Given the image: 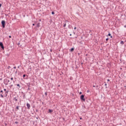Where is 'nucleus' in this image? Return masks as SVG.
I'll use <instances>...</instances> for the list:
<instances>
[{"label": "nucleus", "instance_id": "1", "mask_svg": "<svg viewBox=\"0 0 126 126\" xmlns=\"http://www.w3.org/2000/svg\"><path fill=\"white\" fill-rule=\"evenodd\" d=\"M1 24L3 28H4L5 27V21L4 20H3L1 21Z\"/></svg>", "mask_w": 126, "mask_h": 126}, {"label": "nucleus", "instance_id": "2", "mask_svg": "<svg viewBox=\"0 0 126 126\" xmlns=\"http://www.w3.org/2000/svg\"><path fill=\"white\" fill-rule=\"evenodd\" d=\"M80 98L81 100H83V101H85V98H84V95H82Z\"/></svg>", "mask_w": 126, "mask_h": 126}, {"label": "nucleus", "instance_id": "3", "mask_svg": "<svg viewBox=\"0 0 126 126\" xmlns=\"http://www.w3.org/2000/svg\"><path fill=\"white\" fill-rule=\"evenodd\" d=\"M0 47H1V49H4L2 42H0Z\"/></svg>", "mask_w": 126, "mask_h": 126}, {"label": "nucleus", "instance_id": "4", "mask_svg": "<svg viewBox=\"0 0 126 126\" xmlns=\"http://www.w3.org/2000/svg\"><path fill=\"white\" fill-rule=\"evenodd\" d=\"M5 82H6V83L5 84L6 85H7V84H8V83L9 82V80H7V79H5L4 80Z\"/></svg>", "mask_w": 126, "mask_h": 126}, {"label": "nucleus", "instance_id": "5", "mask_svg": "<svg viewBox=\"0 0 126 126\" xmlns=\"http://www.w3.org/2000/svg\"><path fill=\"white\" fill-rule=\"evenodd\" d=\"M27 107H28V109H30L31 105L29 103H27Z\"/></svg>", "mask_w": 126, "mask_h": 126}, {"label": "nucleus", "instance_id": "6", "mask_svg": "<svg viewBox=\"0 0 126 126\" xmlns=\"http://www.w3.org/2000/svg\"><path fill=\"white\" fill-rule=\"evenodd\" d=\"M71 52H73V51H74V48H72L71 49Z\"/></svg>", "mask_w": 126, "mask_h": 126}, {"label": "nucleus", "instance_id": "7", "mask_svg": "<svg viewBox=\"0 0 126 126\" xmlns=\"http://www.w3.org/2000/svg\"><path fill=\"white\" fill-rule=\"evenodd\" d=\"M49 113H52L53 112V110L49 109Z\"/></svg>", "mask_w": 126, "mask_h": 126}, {"label": "nucleus", "instance_id": "8", "mask_svg": "<svg viewBox=\"0 0 126 126\" xmlns=\"http://www.w3.org/2000/svg\"><path fill=\"white\" fill-rule=\"evenodd\" d=\"M37 27H40V23H38L37 25Z\"/></svg>", "mask_w": 126, "mask_h": 126}, {"label": "nucleus", "instance_id": "9", "mask_svg": "<svg viewBox=\"0 0 126 126\" xmlns=\"http://www.w3.org/2000/svg\"><path fill=\"white\" fill-rule=\"evenodd\" d=\"M17 86H18V87H19V88H20V85H19V84H17Z\"/></svg>", "mask_w": 126, "mask_h": 126}, {"label": "nucleus", "instance_id": "10", "mask_svg": "<svg viewBox=\"0 0 126 126\" xmlns=\"http://www.w3.org/2000/svg\"><path fill=\"white\" fill-rule=\"evenodd\" d=\"M121 44H122L123 45V44H124V41H121Z\"/></svg>", "mask_w": 126, "mask_h": 126}, {"label": "nucleus", "instance_id": "11", "mask_svg": "<svg viewBox=\"0 0 126 126\" xmlns=\"http://www.w3.org/2000/svg\"><path fill=\"white\" fill-rule=\"evenodd\" d=\"M16 109H17V110H19V106H17V107H16Z\"/></svg>", "mask_w": 126, "mask_h": 126}, {"label": "nucleus", "instance_id": "12", "mask_svg": "<svg viewBox=\"0 0 126 126\" xmlns=\"http://www.w3.org/2000/svg\"><path fill=\"white\" fill-rule=\"evenodd\" d=\"M52 14H55V12L52 11Z\"/></svg>", "mask_w": 126, "mask_h": 126}, {"label": "nucleus", "instance_id": "13", "mask_svg": "<svg viewBox=\"0 0 126 126\" xmlns=\"http://www.w3.org/2000/svg\"><path fill=\"white\" fill-rule=\"evenodd\" d=\"M14 99L16 101H17V98H16V97L14 98Z\"/></svg>", "mask_w": 126, "mask_h": 126}, {"label": "nucleus", "instance_id": "14", "mask_svg": "<svg viewBox=\"0 0 126 126\" xmlns=\"http://www.w3.org/2000/svg\"><path fill=\"white\" fill-rule=\"evenodd\" d=\"M0 95L2 98H3V95L2 94H1Z\"/></svg>", "mask_w": 126, "mask_h": 126}, {"label": "nucleus", "instance_id": "15", "mask_svg": "<svg viewBox=\"0 0 126 126\" xmlns=\"http://www.w3.org/2000/svg\"><path fill=\"white\" fill-rule=\"evenodd\" d=\"M66 25V24H64V25H63V27H65Z\"/></svg>", "mask_w": 126, "mask_h": 126}, {"label": "nucleus", "instance_id": "16", "mask_svg": "<svg viewBox=\"0 0 126 126\" xmlns=\"http://www.w3.org/2000/svg\"><path fill=\"white\" fill-rule=\"evenodd\" d=\"M25 76H26L25 74L23 75V77H25Z\"/></svg>", "mask_w": 126, "mask_h": 126}, {"label": "nucleus", "instance_id": "17", "mask_svg": "<svg viewBox=\"0 0 126 126\" xmlns=\"http://www.w3.org/2000/svg\"><path fill=\"white\" fill-rule=\"evenodd\" d=\"M45 95L47 96V93H45Z\"/></svg>", "mask_w": 126, "mask_h": 126}, {"label": "nucleus", "instance_id": "18", "mask_svg": "<svg viewBox=\"0 0 126 126\" xmlns=\"http://www.w3.org/2000/svg\"><path fill=\"white\" fill-rule=\"evenodd\" d=\"M109 40V38H106V41H108Z\"/></svg>", "mask_w": 126, "mask_h": 126}, {"label": "nucleus", "instance_id": "19", "mask_svg": "<svg viewBox=\"0 0 126 126\" xmlns=\"http://www.w3.org/2000/svg\"><path fill=\"white\" fill-rule=\"evenodd\" d=\"M11 80H13V78L12 77V78H11Z\"/></svg>", "mask_w": 126, "mask_h": 126}, {"label": "nucleus", "instance_id": "20", "mask_svg": "<svg viewBox=\"0 0 126 126\" xmlns=\"http://www.w3.org/2000/svg\"><path fill=\"white\" fill-rule=\"evenodd\" d=\"M109 36H111V33H108Z\"/></svg>", "mask_w": 126, "mask_h": 126}, {"label": "nucleus", "instance_id": "21", "mask_svg": "<svg viewBox=\"0 0 126 126\" xmlns=\"http://www.w3.org/2000/svg\"><path fill=\"white\" fill-rule=\"evenodd\" d=\"M15 124H18V122H15Z\"/></svg>", "mask_w": 126, "mask_h": 126}, {"label": "nucleus", "instance_id": "22", "mask_svg": "<svg viewBox=\"0 0 126 126\" xmlns=\"http://www.w3.org/2000/svg\"><path fill=\"white\" fill-rule=\"evenodd\" d=\"M33 26H35V24H32Z\"/></svg>", "mask_w": 126, "mask_h": 126}, {"label": "nucleus", "instance_id": "23", "mask_svg": "<svg viewBox=\"0 0 126 126\" xmlns=\"http://www.w3.org/2000/svg\"><path fill=\"white\" fill-rule=\"evenodd\" d=\"M74 29L75 30H76V27H75L74 28Z\"/></svg>", "mask_w": 126, "mask_h": 126}, {"label": "nucleus", "instance_id": "24", "mask_svg": "<svg viewBox=\"0 0 126 126\" xmlns=\"http://www.w3.org/2000/svg\"><path fill=\"white\" fill-rule=\"evenodd\" d=\"M13 68L15 69V68H16V66H14V67H13Z\"/></svg>", "mask_w": 126, "mask_h": 126}, {"label": "nucleus", "instance_id": "25", "mask_svg": "<svg viewBox=\"0 0 126 126\" xmlns=\"http://www.w3.org/2000/svg\"><path fill=\"white\" fill-rule=\"evenodd\" d=\"M0 7H1V4H0Z\"/></svg>", "mask_w": 126, "mask_h": 126}, {"label": "nucleus", "instance_id": "26", "mask_svg": "<svg viewBox=\"0 0 126 126\" xmlns=\"http://www.w3.org/2000/svg\"><path fill=\"white\" fill-rule=\"evenodd\" d=\"M4 91H6V89H4Z\"/></svg>", "mask_w": 126, "mask_h": 126}, {"label": "nucleus", "instance_id": "27", "mask_svg": "<svg viewBox=\"0 0 126 126\" xmlns=\"http://www.w3.org/2000/svg\"><path fill=\"white\" fill-rule=\"evenodd\" d=\"M80 94H82V93L81 92H80Z\"/></svg>", "mask_w": 126, "mask_h": 126}, {"label": "nucleus", "instance_id": "28", "mask_svg": "<svg viewBox=\"0 0 126 126\" xmlns=\"http://www.w3.org/2000/svg\"><path fill=\"white\" fill-rule=\"evenodd\" d=\"M9 37L11 38V36L9 35Z\"/></svg>", "mask_w": 126, "mask_h": 126}, {"label": "nucleus", "instance_id": "29", "mask_svg": "<svg viewBox=\"0 0 126 126\" xmlns=\"http://www.w3.org/2000/svg\"><path fill=\"white\" fill-rule=\"evenodd\" d=\"M80 120H82V118L81 117V118H80Z\"/></svg>", "mask_w": 126, "mask_h": 126}, {"label": "nucleus", "instance_id": "30", "mask_svg": "<svg viewBox=\"0 0 126 126\" xmlns=\"http://www.w3.org/2000/svg\"><path fill=\"white\" fill-rule=\"evenodd\" d=\"M124 27H125V28H126V25H125V26H124Z\"/></svg>", "mask_w": 126, "mask_h": 126}, {"label": "nucleus", "instance_id": "31", "mask_svg": "<svg viewBox=\"0 0 126 126\" xmlns=\"http://www.w3.org/2000/svg\"><path fill=\"white\" fill-rule=\"evenodd\" d=\"M107 81H110V80H109V79H108V80H107Z\"/></svg>", "mask_w": 126, "mask_h": 126}, {"label": "nucleus", "instance_id": "32", "mask_svg": "<svg viewBox=\"0 0 126 126\" xmlns=\"http://www.w3.org/2000/svg\"><path fill=\"white\" fill-rule=\"evenodd\" d=\"M0 92H1V93H2V91H1Z\"/></svg>", "mask_w": 126, "mask_h": 126}, {"label": "nucleus", "instance_id": "33", "mask_svg": "<svg viewBox=\"0 0 126 126\" xmlns=\"http://www.w3.org/2000/svg\"><path fill=\"white\" fill-rule=\"evenodd\" d=\"M110 37H111V38H113V36H111Z\"/></svg>", "mask_w": 126, "mask_h": 126}, {"label": "nucleus", "instance_id": "34", "mask_svg": "<svg viewBox=\"0 0 126 126\" xmlns=\"http://www.w3.org/2000/svg\"><path fill=\"white\" fill-rule=\"evenodd\" d=\"M105 86H107V84H105Z\"/></svg>", "mask_w": 126, "mask_h": 126}, {"label": "nucleus", "instance_id": "35", "mask_svg": "<svg viewBox=\"0 0 126 126\" xmlns=\"http://www.w3.org/2000/svg\"><path fill=\"white\" fill-rule=\"evenodd\" d=\"M9 67H10V66H8V68H9Z\"/></svg>", "mask_w": 126, "mask_h": 126}, {"label": "nucleus", "instance_id": "36", "mask_svg": "<svg viewBox=\"0 0 126 126\" xmlns=\"http://www.w3.org/2000/svg\"><path fill=\"white\" fill-rule=\"evenodd\" d=\"M70 36H71V34H70Z\"/></svg>", "mask_w": 126, "mask_h": 126}, {"label": "nucleus", "instance_id": "37", "mask_svg": "<svg viewBox=\"0 0 126 126\" xmlns=\"http://www.w3.org/2000/svg\"><path fill=\"white\" fill-rule=\"evenodd\" d=\"M93 87H95V86H93Z\"/></svg>", "mask_w": 126, "mask_h": 126}, {"label": "nucleus", "instance_id": "38", "mask_svg": "<svg viewBox=\"0 0 126 126\" xmlns=\"http://www.w3.org/2000/svg\"><path fill=\"white\" fill-rule=\"evenodd\" d=\"M87 92H89V91H87Z\"/></svg>", "mask_w": 126, "mask_h": 126}, {"label": "nucleus", "instance_id": "39", "mask_svg": "<svg viewBox=\"0 0 126 126\" xmlns=\"http://www.w3.org/2000/svg\"><path fill=\"white\" fill-rule=\"evenodd\" d=\"M50 51H51V52H52V50H51Z\"/></svg>", "mask_w": 126, "mask_h": 126}, {"label": "nucleus", "instance_id": "40", "mask_svg": "<svg viewBox=\"0 0 126 126\" xmlns=\"http://www.w3.org/2000/svg\"><path fill=\"white\" fill-rule=\"evenodd\" d=\"M96 87H98V86H96Z\"/></svg>", "mask_w": 126, "mask_h": 126}, {"label": "nucleus", "instance_id": "41", "mask_svg": "<svg viewBox=\"0 0 126 126\" xmlns=\"http://www.w3.org/2000/svg\"><path fill=\"white\" fill-rule=\"evenodd\" d=\"M82 126L81 125V126Z\"/></svg>", "mask_w": 126, "mask_h": 126}]
</instances>
